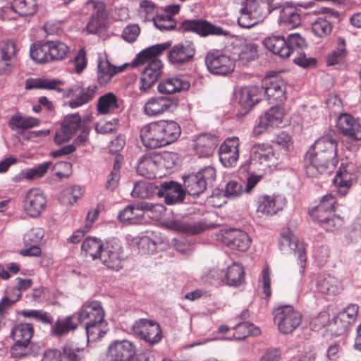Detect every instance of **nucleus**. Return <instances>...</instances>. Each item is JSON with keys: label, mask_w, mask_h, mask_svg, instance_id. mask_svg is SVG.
<instances>
[{"label": "nucleus", "mask_w": 361, "mask_h": 361, "mask_svg": "<svg viewBox=\"0 0 361 361\" xmlns=\"http://www.w3.org/2000/svg\"><path fill=\"white\" fill-rule=\"evenodd\" d=\"M337 147V141L331 136L317 139L305 155L307 175L315 177L319 173L331 171L338 162Z\"/></svg>", "instance_id": "f257e3e1"}, {"label": "nucleus", "mask_w": 361, "mask_h": 361, "mask_svg": "<svg viewBox=\"0 0 361 361\" xmlns=\"http://www.w3.org/2000/svg\"><path fill=\"white\" fill-rule=\"evenodd\" d=\"M265 47L273 54L283 59L288 58L296 54L293 62L302 67L307 68L314 66L317 61L314 58H307L302 49L307 47L304 37L298 33L290 34L286 39L280 35H273L264 40Z\"/></svg>", "instance_id": "f03ea898"}, {"label": "nucleus", "mask_w": 361, "mask_h": 361, "mask_svg": "<svg viewBox=\"0 0 361 361\" xmlns=\"http://www.w3.org/2000/svg\"><path fill=\"white\" fill-rule=\"evenodd\" d=\"M180 134L181 128L178 123L171 120H159L143 126L140 137L145 147L156 149L176 142Z\"/></svg>", "instance_id": "7ed1b4c3"}, {"label": "nucleus", "mask_w": 361, "mask_h": 361, "mask_svg": "<svg viewBox=\"0 0 361 361\" xmlns=\"http://www.w3.org/2000/svg\"><path fill=\"white\" fill-rule=\"evenodd\" d=\"M171 42H165L151 46L140 52L134 60V65L148 63L142 73L140 87L142 91L150 88L159 79L162 73L163 65L157 58L163 51L169 49Z\"/></svg>", "instance_id": "20e7f679"}, {"label": "nucleus", "mask_w": 361, "mask_h": 361, "mask_svg": "<svg viewBox=\"0 0 361 361\" xmlns=\"http://www.w3.org/2000/svg\"><path fill=\"white\" fill-rule=\"evenodd\" d=\"M104 315L102 303L97 300L85 302L79 310L77 321L85 326L88 340L95 341L105 334L102 329Z\"/></svg>", "instance_id": "39448f33"}, {"label": "nucleus", "mask_w": 361, "mask_h": 361, "mask_svg": "<svg viewBox=\"0 0 361 361\" xmlns=\"http://www.w3.org/2000/svg\"><path fill=\"white\" fill-rule=\"evenodd\" d=\"M272 147L268 144H255L250 150L249 170L264 173H270L281 164Z\"/></svg>", "instance_id": "423d86ee"}, {"label": "nucleus", "mask_w": 361, "mask_h": 361, "mask_svg": "<svg viewBox=\"0 0 361 361\" xmlns=\"http://www.w3.org/2000/svg\"><path fill=\"white\" fill-rule=\"evenodd\" d=\"M274 323L279 331L288 334L295 331L301 324L302 316L291 305H281L273 310Z\"/></svg>", "instance_id": "0eeeda50"}, {"label": "nucleus", "mask_w": 361, "mask_h": 361, "mask_svg": "<svg viewBox=\"0 0 361 361\" xmlns=\"http://www.w3.org/2000/svg\"><path fill=\"white\" fill-rule=\"evenodd\" d=\"M208 71L214 75H227L235 69V61L223 50L212 49L205 56Z\"/></svg>", "instance_id": "6e6552de"}, {"label": "nucleus", "mask_w": 361, "mask_h": 361, "mask_svg": "<svg viewBox=\"0 0 361 361\" xmlns=\"http://www.w3.org/2000/svg\"><path fill=\"white\" fill-rule=\"evenodd\" d=\"M32 336L33 327L30 324L20 323L16 325L11 333V336L15 342L11 348L12 356L21 357L27 355Z\"/></svg>", "instance_id": "1a4fd4ad"}, {"label": "nucleus", "mask_w": 361, "mask_h": 361, "mask_svg": "<svg viewBox=\"0 0 361 361\" xmlns=\"http://www.w3.org/2000/svg\"><path fill=\"white\" fill-rule=\"evenodd\" d=\"M131 329L150 345L159 343L163 338L160 325L153 320L140 319L134 323Z\"/></svg>", "instance_id": "9d476101"}, {"label": "nucleus", "mask_w": 361, "mask_h": 361, "mask_svg": "<svg viewBox=\"0 0 361 361\" xmlns=\"http://www.w3.org/2000/svg\"><path fill=\"white\" fill-rule=\"evenodd\" d=\"M123 249L117 239L106 240L100 253L99 259L108 268L118 270L123 267L124 260Z\"/></svg>", "instance_id": "9b49d317"}, {"label": "nucleus", "mask_w": 361, "mask_h": 361, "mask_svg": "<svg viewBox=\"0 0 361 361\" xmlns=\"http://www.w3.org/2000/svg\"><path fill=\"white\" fill-rule=\"evenodd\" d=\"M179 31L181 32H195L202 37L209 35H228V32L221 27L202 19L183 20L179 27Z\"/></svg>", "instance_id": "f8f14e48"}, {"label": "nucleus", "mask_w": 361, "mask_h": 361, "mask_svg": "<svg viewBox=\"0 0 361 361\" xmlns=\"http://www.w3.org/2000/svg\"><path fill=\"white\" fill-rule=\"evenodd\" d=\"M178 104L177 99L166 96H154L147 99L142 109L144 114L154 118L172 111Z\"/></svg>", "instance_id": "ddd939ff"}, {"label": "nucleus", "mask_w": 361, "mask_h": 361, "mask_svg": "<svg viewBox=\"0 0 361 361\" xmlns=\"http://www.w3.org/2000/svg\"><path fill=\"white\" fill-rule=\"evenodd\" d=\"M284 116V109L280 105L271 107L263 115L259 116L257 123L253 128V135L257 137L262 135L269 127H279L283 124Z\"/></svg>", "instance_id": "4468645a"}, {"label": "nucleus", "mask_w": 361, "mask_h": 361, "mask_svg": "<svg viewBox=\"0 0 361 361\" xmlns=\"http://www.w3.org/2000/svg\"><path fill=\"white\" fill-rule=\"evenodd\" d=\"M286 204V200L279 195H264L257 200L256 212L259 217L268 218L281 211Z\"/></svg>", "instance_id": "2eb2a0df"}, {"label": "nucleus", "mask_w": 361, "mask_h": 361, "mask_svg": "<svg viewBox=\"0 0 361 361\" xmlns=\"http://www.w3.org/2000/svg\"><path fill=\"white\" fill-rule=\"evenodd\" d=\"M85 126L78 113L66 116L61 121V128L56 133L55 142L61 143L69 140L78 130Z\"/></svg>", "instance_id": "dca6fc26"}, {"label": "nucleus", "mask_w": 361, "mask_h": 361, "mask_svg": "<svg viewBox=\"0 0 361 361\" xmlns=\"http://www.w3.org/2000/svg\"><path fill=\"white\" fill-rule=\"evenodd\" d=\"M195 53L194 43L185 41L174 45L168 53V59L172 65L181 66L192 61Z\"/></svg>", "instance_id": "f3484780"}, {"label": "nucleus", "mask_w": 361, "mask_h": 361, "mask_svg": "<svg viewBox=\"0 0 361 361\" xmlns=\"http://www.w3.org/2000/svg\"><path fill=\"white\" fill-rule=\"evenodd\" d=\"M45 235V231L42 228H35L28 231L23 235V244L27 248L22 249L19 254L22 256L38 257L42 253L39 245Z\"/></svg>", "instance_id": "a211bd4d"}, {"label": "nucleus", "mask_w": 361, "mask_h": 361, "mask_svg": "<svg viewBox=\"0 0 361 361\" xmlns=\"http://www.w3.org/2000/svg\"><path fill=\"white\" fill-rule=\"evenodd\" d=\"M162 157L159 154L149 153L142 155L137 165V172L142 176L149 179L161 176L159 173Z\"/></svg>", "instance_id": "6ab92c4d"}, {"label": "nucleus", "mask_w": 361, "mask_h": 361, "mask_svg": "<svg viewBox=\"0 0 361 361\" xmlns=\"http://www.w3.org/2000/svg\"><path fill=\"white\" fill-rule=\"evenodd\" d=\"M45 206V193L39 188L30 189L25 195L23 209L31 217H37Z\"/></svg>", "instance_id": "aec40b11"}, {"label": "nucleus", "mask_w": 361, "mask_h": 361, "mask_svg": "<svg viewBox=\"0 0 361 361\" xmlns=\"http://www.w3.org/2000/svg\"><path fill=\"white\" fill-rule=\"evenodd\" d=\"M222 242L231 250L245 252L251 244V239L247 233L240 229L231 228L223 231Z\"/></svg>", "instance_id": "412c9836"}, {"label": "nucleus", "mask_w": 361, "mask_h": 361, "mask_svg": "<svg viewBox=\"0 0 361 361\" xmlns=\"http://www.w3.org/2000/svg\"><path fill=\"white\" fill-rule=\"evenodd\" d=\"M240 141L238 137H228L221 145L219 149V159L226 167L235 166L239 159Z\"/></svg>", "instance_id": "4be33fe9"}, {"label": "nucleus", "mask_w": 361, "mask_h": 361, "mask_svg": "<svg viewBox=\"0 0 361 361\" xmlns=\"http://www.w3.org/2000/svg\"><path fill=\"white\" fill-rule=\"evenodd\" d=\"M279 247L284 252H294L298 255L301 267L305 268L306 262L305 245L294 234L290 231L282 233L279 240Z\"/></svg>", "instance_id": "5701e85b"}, {"label": "nucleus", "mask_w": 361, "mask_h": 361, "mask_svg": "<svg viewBox=\"0 0 361 361\" xmlns=\"http://www.w3.org/2000/svg\"><path fill=\"white\" fill-rule=\"evenodd\" d=\"M135 353V346L129 341H116L111 343L107 350L109 361H126Z\"/></svg>", "instance_id": "b1692460"}, {"label": "nucleus", "mask_w": 361, "mask_h": 361, "mask_svg": "<svg viewBox=\"0 0 361 361\" xmlns=\"http://www.w3.org/2000/svg\"><path fill=\"white\" fill-rule=\"evenodd\" d=\"M98 87L95 85L88 87L75 85L69 88L71 99L68 106L72 109L78 108L92 100L96 96Z\"/></svg>", "instance_id": "393cba45"}, {"label": "nucleus", "mask_w": 361, "mask_h": 361, "mask_svg": "<svg viewBox=\"0 0 361 361\" xmlns=\"http://www.w3.org/2000/svg\"><path fill=\"white\" fill-rule=\"evenodd\" d=\"M156 189L157 195L164 197V202L169 205L181 202L185 198L181 185L175 181L161 183Z\"/></svg>", "instance_id": "a878e982"}, {"label": "nucleus", "mask_w": 361, "mask_h": 361, "mask_svg": "<svg viewBox=\"0 0 361 361\" xmlns=\"http://www.w3.org/2000/svg\"><path fill=\"white\" fill-rule=\"evenodd\" d=\"M336 127L341 134L350 140H361V125L350 114H341L338 118Z\"/></svg>", "instance_id": "bb28decb"}, {"label": "nucleus", "mask_w": 361, "mask_h": 361, "mask_svg": "<svg viewBox=\"0 0 361 361\" xmlns=\"http://www.w3.org/2000/svg\"><path fill=\"white\" fill-rule=\"evenodd\" d=\"M152 206L148 204L141 205H128L118 214V219L122 223L130 225L138 224L142 222L145 212L152 210Z\"/></svg>", "instance_id": "cd10ccee"}, {"label": "nucleus", "mask_w": 361, "mask_h": 361, "mask_svg": "<svg viewBox=\"0 0 361 361\" xmlns=\"http://www.w3.org/2000/svg\"><path fill=\"white\" fill-rule=\"evenodd\" d=\"M219 142V140L214 134L202 133L194 140L193 148L200 157H208L214 153Z\"/></svg>", "instance_id": "c85d7f7f"}, {"label": "nucleus", "mask_w": 361, "mask_h": 361, "mask_svg": "<svg viewBox=\"0 0 361 361\" xmlns=\"http://www.w3.org/2000/svg\"><path fill=\"white\" fill-rule=\"evenodd\" d=\"M286 85L283 80L274 79L271 80L264 90L267 100L270 104L280 105L286 100Z\"/></svg>", "instance_id": "c756f323"}, {"label": "nucleus", "mask_w": 361, "mask_h": 361, "mask_svg": "<svg viewBox=\"0 0 361 361\" xmlns=\"http://www.w3.org/2000/svg\"><path fill=\"white\" fill-rule=\"evenodd\" d=\"M257 10L247 0L245 1L244 6L240 10V16L238 19V25L241 27L250 28L265 18L257 13Z\"/></svg>", "instance_id": "7c9ffc66"}, {"label": "nucleus", "mask_w": 361, "mask_h": 361, "mask_svg": "<svg viewBox=\"0 0 361 361\" xmlns=\"http://www.w3.org/2000/svg\"><path fill=\"white\" fill-rule=\"evenodd\" d=\"M280 10L279 21L281 24L291 28L297 27L300 25L301 18L298 11L290 2L281 4Z\"/></svg>", "instance_id": "2f4dec72"}, {"label": "nucleus", "mask_w": 361, "mask_h": 361, "mask_svg": "<svg viewBox=\"0 0 361 361\" xmlns=\"http://www.w3.org/2000/svg\"><path fill=\"white\" fill-rule=\"evenodd\" d=\"M262 92V89L257 86L242 88L240 92V105L245 110L250 109L260 101Z\"/></svg>", "instance_id": "473e14b6"}, {"label": "nucleus", "mask_w": 361, "mask_h": 361, "mask_svg": "<svg viewBox=\"0 0 361 361\" xmlns=\"http://www.w3.org/2000/svg\"><path fill=\"white\" fill-rule=\"evenodd\" d=\"M190 87L188 80L182 78H171L166 79L158 85L160 93L171 94L176 92L188 90Z\"/></svg>", "instance_id": "72a5a7b5"}, {"label": "nucleus", "mask_w": 361, "mask_h": 361, "mask_svg": "<svg viewBox=\"0 0 361 361\" xmlns=\"http://www.w3.org/2000/svg\"><path fill=\"white\" fill-rule=\"evenodd\" d=\"M47 62L64 59L70 51L69 47L61 41L47 40Z\"/></svg>", "instance_id": "f704fd0d"}, {"label": "nucleus", "mask_w": 361, "mask_h": 361, "mask_svg": "<svg viewBox=\"0 0 361 361\" xmlns=\"http://www.w3.org/2000/svg\"><path fill=\"white\" fill-rule=\"evenodd\" d=\"M121 68L112 66L106 59H99L97 66V80L101 85L109 82L112 77L121 71Z\"/></svg>", "instance_id": "c9c22d12"}, {"label": "nucleus", "mask_w": 361, "mask_h": 361, "mask_svg": "<svg viewBox=\"0 0 361 361\" xmlns=\"http://www.w3.org/2000/svg\"><path fill=\"white\" fill-rule=\"evenodd\" d=\"M16 54V46L13 42L6 41L0 43V73L8 70Z\"/></svg>", "instance_id": "e433bc0d"}, {"label": "nucleus", "mask_w": 361, "mask_h": 361, "mask_svg": "<svg viewBox=\"0 0 361 361\" xmlns=\"http://www.w3.org/2000/svg\"><path fill=\"white\" fill-rule=\"evenodd\" d=\"M334 183L341 196H345L352 186V175L342 166H340L334 178Z\"/></svg>", "instance_id": "4c0bfd02"}, {"label": "nucleus", "mask_w": 361, "mask_h": 361, "mask_svg": "<svg viewBox=\"0 0 361 361\" xmlns=\"http://www.w3.org/2000/svg\"><path fill=\"white\" fill-rule=\"evenodd\" d=\"M39 121L31 116H24L21 114H14L8 122L9 127L15 130H25L37 126Z\"/></svg>", "instance_id": "58836bf2"}, {"label": "nucleus", "mask_w": 361, "mask_h": 361, "mask_svg": "<svg viewBox=\"0 0 361 361\" xmlns=\"http://www.w3.org/2000/svg\"><path fill=\"white\" fill-rule=\"evenodd\" d=\"M226 279L228 286H239L245 281L244 268L238 263H233L227 269Z\"/></svg>", "instance_id": "ea45409f"}, {"label": "nucleus", "mask_w": 361, "mask_h": 361, "mask_svg": "<svg viewBox=\"0 0 361 361\" xmlns=\"http://www.w3.org/2000/svg\"><path fill=\"white\" fill-rule=\"evenodd\" d=\"M104 246V243L100 239L95 237H87L83 241L81 249L86 256H90L95 259L99 258Z\"/></svg>", "instance_id": "a19ab883"}, {"label": "nucleus", "mask_w": 361, "mask_h": 361, "mask_svg": "<svg viewBox=\"0 0 361 361\" xmlns=\"http://www.w3.org/2000/svg\"><path fill=\"white\" fill-rule=\"evenodd\" d=\"M84 193L82 187L79 185L69 186L63 190L59 196V201L64 205H73L80 199Z\"/></svg>", "instance_id": "79ce46f5"}, {"label": "nucleus", "mask_w": 361, "mask_h": 361, "mask_svg": "<svg viewBox=\"0 0 361 361\" xmlns=\"http://www.w3.org/2000/svg\"><path fill=\"white\" fill-rule=\"evenodd\" d=\"M336 204V197L331 194H328L323 197L317 207L310 212V214L312 217L324 215V214H332V212L335 211Z\"/></svg>", "instance_id": "37998d69"}, {"label": "nucleus", "mask_w": 361, "mask_h": 361, "mask_svg": "<svg viewBox=\"0 0 361 361\" xmlns=\"http://www.w3.org/2000/svg\"><path fill=\"white\" fill-rule=\"evenodd\" d=\"M158 13L157 6L150 0H142L140 2L137 13L143 22L153 21Z\"/></svg>", "instance_id": "c03bdc74"}, {"label": "nucleus", "mask_w": 361, "mask_h": 361, "mask_svg": "<svg viewBox=\"0 0 361 361\" xmlns=\"http://www.w3.org/2000/svg\"><path fill=\"white\" fill-rule=\"evenodd\" d=\"M118 99L111 92L101 96L97 102V110L99 114H106L118 109Z\"/></svg>", "instance_id": "a18cd8bd"}, {"label": "nucleus", "mask_w": 361, "mask_h": 361, "mask_svg": "<svg viewBox=\"0 0 361 361\" xmlns=\"http://www.w3.org/2000/svg\"><path fill=\"white\" fill-rule=\"evenodd\" d=\"M312 218L318 221L321 227L327 231H334L343 224L342 219L335 214H324V215H317Z\"/></svg>", "instance_id": "49530a36"}, {"label": "nucleus", "mask_w": 361, "mask_h": 361, "mask_svg": "<svg viewBox=\"0 0 361 361\" xmlns=\"http://www.w3.org/2000/svg\"><path fill=\"white\" fill-rule=\"evenodd\" d=\"M184 186L188 193L192 196L199 195L207 188L204 180H200L196 174L188 176L185 178Z\"/></svg>", "instance_id": "de8ad7c7"}, {"label": "nucleus", "mask_w": 361, "mask_h": 361, "mask_svg": "<svg viewBox=\"0 0 361 361\" xmlns=\"http://www.w3.org/2000/svg\"><path fill=\"white\" fill-rule=\"evenodd\" d=\"M77 319L73 315L67 317L62 320H58L52 328V334L56 336H61L70 331L77 328Z\"/></svg>", "instance_id": "09e8293b"}, {"label": "nucleus", "mask_w": 361, "mask_h": 361, "mask_svg": "<svg viewBox=\"0 0 361 361\" xmlns=\"http://www.w3.org/2000/svg\"><path fill=\"white\" fill-rule=\"evenodd\" d=\"M260 334L259 328L247 322H241L233 328V336L236 340H242L250 335L257 336Z\"/></svg>", "instance_id": "8fccbe9b"}, {"label": "nucleus", "mask_w": 361, "mask_h": 361, "mask_svg": "<svg viewBox=\"0 0 361 361\" xmlns=\"http://www.w3.org/2000/svg\"><path fill=\"white\" fill-rule=\"evenodd\" d=\"M317 290L323 294H336L338 291L337 280L330 275L320 276L317 282Z\"/></svg>", "instance_id": "3c124183"}, {"label": "nucleus", "mask_w": 361, "mask_h": 361, "mask_svg": "<svg viewBox=\"0 0 361 361\" xmlns=\"http://www.w3.org/2000/svg\"><path fill=\"white\" fill-rule=\"evenodd\" d=\"M11 8L20 16H31L37 11L35 0H13Z\"/></svg>", "instance_id": "603ef678"}, {"label": "nucleus", "mask_w": 361, "mask_h": 361, "mask_svg": "<svg viewBox=\"0 0 361 361\" xmlns=\"http://www.w3.org/2000/svg\"><path fill=\"white\" fill-rule=\"evenodd\" d=\"M258 57V46L255 44H247L242 47L238 54V61L243 66Z\"/></svg>", "instance_id": "864d4df0"}, {"label": "nucleus", "mask_w": 361, "mask_h": 361, "mask_svg": "<svg viewBox=\"0 0 361 361\" xmlns=\"http://www.w3.org/2000/svg\"><path fill=\"white\" fill-rule=\"evenodd\" d=\"M153 23L154 26L162 32L173 30L176 25L173 18L169 14H157Z\"/></svg>", "instance_id": "5fc2aeb1"}, {"label": "nucleus", "mask_w": 361, "mask_h": 361, "mask_svg": "<svg viewBox=\"0 0 361 361\" xmlns=\"http://www.w3.org/2000/svg\"><path fill=\"white\" fill-rule=\"evenodd\" d=\"M312 30L315 35L323 37L331 33L332 25L326 18H318L312 25Z\"/></svg>", "instance_id": "6e6d98bb"}, {"label": "nucleus", "mask_w": 361, "mask_h": 361, "mask_svg": "<svg viewBox=\"0 0 361 361\" xmlns=\"http://www.w3.org/2000/svg\"><path fill=\"white\" fill-rule=\"evenodd\" d=\"M345 42L339 39L336 50L333 51L326 58L328 66H334L341 62L346 55Z\"/></svg>", "instance_id": "4d7b16f0"}, {"label": "nucleus", "mask_w": 361, "mask_h": 361, "mask_svg": "<svg viewBox=\"0 0 361 361\" xmlns=\"http://www.w3.org/2000/svg\"><path fill=\"white\" fill-rule=\"evenodd\" d=\"M176 228L183 233L196 235L202 232L205 226L202 222L179 223L176 224Z\"/></svg>", "instance_id": "13d9d810"}, {"label": "nucleus", "mask_w": 361, "mask_h": 361, "mask_svg": "<svg viewBox=\"0 0 361 361\" xmlns=\"http://www.w3.org/2000/svg\"><path fill=\"white\" fill-rule=\"evenodd\" d=\"M121 167V161L118 157L114 159L113 169L107 177L106 188L111 190L116 188L120 178V169Z\"/></svg>", "instance_id": "bf43d9fd"}, {"label": "nucleus", "mask_w": 361, "mask_h": 361, "mask_svg": "<svg viewBox=\"0 0 361 361\" xmlns=\"http://www.w3.org/2000/svg\"><path fill=\"white\" fill-rule=\"evenodd\" d=\"M45 42L39 41L33 43L30 49V55L31 59L37 63L45 62Z\"/></svg>", "instance_id": "052dcab7"}, {"label": "nucleus", "mask_w": 361, "mask_h": 361, "mask_svg": "<svg viewBox=\"0 0 361 361\" xmlns=\"http://www.w3.org/2000/svg\"><path fill=\"white\" fill-rule=\"evenodd\" d=\"M106 20L92 15L88 21L85 30L88 34H97L105 27Z\"/></svg>", "instance_id": "680f3d73"}, {"label": "nucleus", "mask_w": 361, "mask_h": 361, "mask_svg": "<svg viewBox=\"0 0 361 361\" xmlns=\"http://www.w3.org/2000/svg\"><path fill=\"white\" fill-rule=\"evenodd\" d=\"M330 315L327 312H321L317 316L314 317L310 323L311 327L314 331H319L326 328L329 331Z\"/></svg>", "instance_id": "e2e57ef3"}, {"label": "nucleus", "mask_w": 361, "mask_h": 361, "mask_svg": "<svg viewBox=\"0 0 361 361\" xmlns=\"http://www.w3.org/2000/svg\"><path fill=\"white\" fill-rule=\"evenodd\" d=\"M271 142L281 147L286 151H290L293 148L292 138L289 134L285 131H281L276 134Z\"/></svg>", "instance_id": "0e129e2a"}, {"label": "nucleus", "mask_w": 361, "mask_h": 361, "mask_svg": "<svg viewBox=\"0 0 361 361\" xmlns=\"http://www.w3.org/2000/svg\"><path fill=\"white\" fill-rule=\"evenodd\" d=\"M71 164L66 161L56 163L52 169L53 176L59 179L68 177L71 173Z\"/></svg>", "instance_id": "69168bd1"}, {"label": "nucleus", "mask_w": 361, "mask_h": 361, "mask_svg": "<svg viewBox=\"0 0 361 361\" xmlns=\"http://www.w3.org/2000/svg\"><path fill=\"white\" fill-rule=\"evenodd\" d=\"M83 348L66 345L63 348V357L68 361H80L83 358Z\"/></svg>", "instance_id": "338daca9"}, {"label": "nucleus", "mask_w": 361, "mask_h": 361, "mask_svg": "<svg viewBox=\"0 0 361 361\" xmlns=\"http://www.w3.org/2000/svg\"><path fill=\"white\" fill-rule=\"evenodd\" d=\"M140 32V28L137 24L127 25L123 30L122 38L130 43L134 42Z\"/></svg>", "instance_id": "774afa93"}]
</instances>
